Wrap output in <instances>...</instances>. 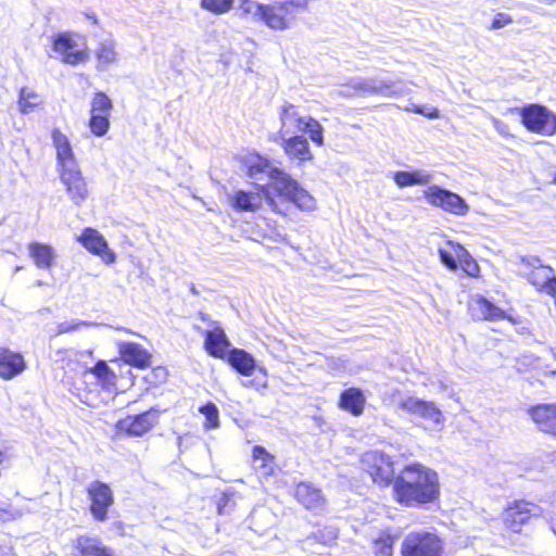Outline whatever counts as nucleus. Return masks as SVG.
<instances>
[{"instance_id": "obj_21", "label": "nucleus", "mask_w": 556, "mask_h": 556, "mask_svg": "<svg viewBox=\"0 0 556 556\" xmlns=\"http://www.w3.org/2000/svg\"><path fill=\"white\" fill-rule=\"evenodd\" d=\"M469 309L472 317L479 320L496 321L507 319L514 325L519 323L517 318L507 315L504 309L496 306L483 295H476L469 304Z\"/></svg>"}, {"instance_id": "obj_25", "label": "nucleus", "mask_w": 556, "mask_h": 556, "mask_svg": "<svg viewBox=\"0 0 556 556\" xmlns=\"http://www.w3.org/2000/svg\"><path fill=\"white\" fill-rule=\"evenodd\" d=\"M293 495L308 510L321 509L326 502L321 490L305 481L295 484Z\"/></svg>"}, {"instance_id": "obj_4", "label": "nucleus", "mask_w": 556, "mask_h": 556, "mask_svg": "<svg viewBox=\"0 0 556 556\" xmlns=\"http://www.w3.org/2000/svg\"><path fill=\"white\" fill-rule=\"evenodd\" d=\"M263 173H267V176L273 181L269 185L270 188L277 192L281 200L293 203L301 211H313L315 208V199L298 180L278 167L270 166L268 159L258 155L254 162L248 165L247 174L250 177H254Z\"/></svg>"}, {"instance_id": "obj_26", "label": "nucleus", "mask_w": 556, "mask_h": 556, "mask_svg": "<svg viewBox=\"0 0 556 556\" xmlns=\"http://www.w3.org/2000/svg\"><path fill=\"white\" fill-rule=\"evenodd\" d=\"M366 396L362 389L350 387L344 389L338 399V406L354 417L361 416L366 407Z\"/></svg>"}, {"instance_id": "obj_14", "label": "nucleus", "mask_w": 556, "mask_h": 556, "mask_svg": "<svg viewBox=\"0 0 556 556\" xmlns=\"http://www.w3.org/2000/svg\"><path fill=\"white\" fill-rule=\"evenodd\" d=\"M53 51L59 55L62 63L76 66L89 61L90 53L87 47L77 49L74 34L62 31L51 37Z\"/></svg>"}, {"instance_id": "obj_18", "label": "nucleus", "mask_w": 556, "mask_h": 556, "mask_svg": "<svg viewBox=\"0 0 556 556\" xmlns=\"http://www.w3.org/2000/svg\"><path fill=\"white\" fill-rule=\"evenodd\" d=\"M399 407L409 415L421 418L433 427H441L444 422L443 413L434 402L409 396L402 400L399 403Z\"/></svg>"}, {"instance_id": "obj_12", "label": "nucleus", "mask_w": 556, "mask_h": 556, "mask_svg": "<svg viewBox=\"0 0 556 556\" xmlns=\"http://www.w3.org/2000/svg\"><path fill=\"white\" fill-rule=\"evenodd\" d=\"M160 415L161 410L155 407L139 414L126 415L115 422V433L119 437H142L159 424Z\"/></svg>"}, {"instance_id": "obj_19", "label": "nucleus", "mask_w": 556, "mask_h": 556, "mask_svg": "<svg viewBox=\"0 0 556 556\" xmlns=\"http://www.w3.org/2000/svg\"><path fill=\"white\" fill-rule=\"evenodd\" d=\"M77 241L92 255L99 256L106 265L116 262V254L109 248L104 236L94 228L86 227L77 237Z\"/></svg>"}, {"instance_id": "obj_13", "label": "nucleus", "mask_w": 556, "mask_h": 556, "mask_svg": "<svg viewBox=\"0 0 556 556\" xmlns=\"http://www.w3.org/2000/svg\"><path fill=\"white\" fill-rule=\"evenodd\" d=\"M453 252L439 249L441 262L450 269L460 268L464 274L472 279L481 277V267L476 258L459 243L450 242Z\"/></svg>"}, {"instance_id": "obj_7", "label": "nucleus", "mask_w": 556, "mask_h": 556, "mask_svg": "<svg viewBox=\"0 0 556 556\" xmlns=\"http://www.w3.org/2000/svg\"><path fill=\"white\" fill-rule=\"evenodd\" d=\"M401 556H443L444 542L432 531L413 530L402 540Z\"/></svg>"}, {"instance_id": "obj_11", "label": "nucleus", "mask_w": 556, "mask_h": 556, "mask_svg": "<svg viewBox=\"0 0 556 556\" xmlns=\"http://www.w3.org/2000/svg\"><path fill=\"white\" fill-rule=\"evenodd\" d=\"M89 502L88 509L96 522H104L109 519L110 509L115 503L114 492L111 485L101 480H93L86 488Z\"/></svg>"}, {"instance_id": "obj_41", "label": "nucleus", "mask_w": 556, "mask_h": 556, "mask_svg": "<svg viewBox=\"0 0 556 556\" xmlns=\"http://www.w3.org/2000/svg\"><path fill=\"white\" fill-rule=\"evenodd\" d=\"M236 503L232 496L224 493L216 502V510L218 515H228L235 509Z\"/></svg>"}, {"instance_id": "obj_35", "label": "nucleus", "mask_w": 556, "mask_h": 556, "mask_svg": "<svg viewBox=\"0 0 556 556\" xmlns=\"http://www.w3.org/2000/svg\"><path fill=\"white\" fill-rule=\"evenodd\" d=\"M393 83L381 81L379 84L374 80H361L352 85L354 94L357 96H372L384 94L393 88Z\"/></svg>"}, {"instance_id": "obj_8", "label": "nucleus", "mask_w": 556, "mask_h": 556, "mask_svg": "<svg viewBox=\"0 0 556 556\" xmlns=\"http://www.w3.org/2000/svg\"><path fill=\"white\" fill-rule=\"evenodd\" d=\"M281 127L292 128L295 131L307 134L309 139L318 147L324 144V128L312 116H304L299 109L290 103L283 104L280 112Z\"/></svg>"}, {"instance_id": "obj_31", "label": "nucleus", "mask_w": 556, "mask_h": 556, "mask_svg": "<svg viewBox=\"0 0 556 556\" xmlns=\"http://www.w3.org/2000/svg\"><path fill=\"white\" fill-rule=\"evenodd\" d=\"M276 457L262 445L252 447V462L255 469L260 470L264 477H271L276 472Z\"/></svg>"}, {"instance_id": "obj_15", "label": "nucleus", "mask_w": 556, "mask_h": 556, "mask_svg": "<svg viewBox=\"0 0 556 556\" xmlns=\"http://www.w3.org/2000/svg\"><path fill=\"white\" fill-rule=\"evenodd\" d=\"M113 102L103 91H96L90 102V117L88 127L96 137H103L110 129V115Z\"/></svg>"}, {"instance_id": "obj_2", "label": "nucleus", "mask_w": 556, "mask_h": 556, "mask_svg": "<svg viewBox=\"0 0 556 556\" xmlns=\"http://www.w3.org/2000/svg\"><path fill=\"white\" fill-rule=\"evenodd\" d=\"M55 148L58 174L67 197L75 205H80L89 197L87 178L76 162L73 147L65 134L59 128L51 132Z\"/></svg>"}, {"instance_id": "obj_10", "label": "nucleus", "mask_w": 556, "mask_h": 556, "mask_svg": "<svg viewBox=\"0 0 556 556\" xmlns=\"http://www.w3.org/2000/svg\"><path fill=\"white\" fill-rule=\"evenodd\" d=\"M520 121L530 132L542 136L556 135V114L542 104H527L520 110Z\"/></svg>"}, {"instance_id": "obj_9", "label": "nucleus", "mask_w": 556, "mask_h": 556, "mask_svg": "<svg viewBox=\"0 0 556 556\" xmlns=\"http://www.w3.org/2000/svg\"><path fill=\"white\" fill-rule=\"evenodd\" d=\"M363 470L380 488L393 485L395 480L394 462L391 456L379 451H368L361 458Z\"/></svg>"}, {"instance_id": "obj_30", "label": "nucleus", "mask_w": 556, "mask_h": 556, "mask_svg": "<svg viewBox=\"0 0 556 556\" xmlns=\"http://www.w3.org/2000/svg\"><path fill=\"white\" fill-rule=\"evenodd\" d=\"M88 372L92 374L98 383L105 390L115 389L118 378L123 376L121 369L118 372L115 371L104 359L97 361L96 364L88 369Z\"/></svg>"}, {"instance_id": "obj_29", "label": "nucleus", "mask_w": 556, "mask_h": 556, "mask_svg": "<svg viewBox=\"0 0 556 556\" xmlns=\"http://www.w3.org/2000/svg\"><path fill=\"white\" fill-rule=\"evenodd\" d=\"M285 154L290 160H296L299 163H305L313 160V154L306 138L303 136H291L281 143Z\"/></svg>"}, {"instance_id": "obj_32", "label": "nucleus", "mask_w": 556, "mask_h": 556, "mask_svg": "<svg viewBox=\"0 0 556 556\" xmlns=\"http://www.w3.org/2000/svg\"><path fill=\"white\" fill-rule=\"evenodd\" d=\"M94 58L98 71H105L115 64L118 59L115 42L112 40H104L100 42L94 50Z\"/></svg>"}, {"instance_id": "obj_37", "label": "nucleus", "mask_w": 556, "mask_h": 556, "mask_svg": "<svg viewBox=\"0 0 556 556\" xmlns=\"http://www.w3.org/2000/svg\"><path fill=\"white\" fill-rule=\"evenodd\" d=\"M430 178H431L430 175L422 174L418 170H413V172L399 170V172H395L393 175V180L400 188H405V187L416 186V185H419V186L427 185L430 181Z\"/></svg>"}, {"instance_id": "obj_43", "label": "nucleus", "mask_w": 556, "mask_h": 556, "mask_svg": "<svg viewBox=\"0 0 556 556\" xmlns=\"http://www.w3.org/2000/svg\"><path fill=\"white\" fill-rule=\"evenodd\" d=\"M414 112L432 119L440 116L439 110L435 108H432L429 111H425L422 108L417 106L414 109Z\"/></svg>"}, {"instance_id": "obj_24", "label": "nucleus", "mask_w": 556, "mask_h": 556, "mask_svg": "<svg viewBox=\"0 0 556 556\" xmlns=\"http://www.w3.org/2000/svg\"><path fill=\"white\" fill-rule=\"evenodd\" d=\"M74 556H114L101 539L89 534L77 535L72 543Z\"/></svg>"}, {"instance_id": "obj_17", "label": "nucleus", "mask_w": 556, "mask_h": 556, "mask_svg": "<svg viewBox=\"0 0 556 556\" xmlns=\"http://www.w3.org/2000/svg\"><path fill=\"white\" fill-rule=\"evenodd\" d=\"M117 352L119 357L113 358L111 362L116 364L118 369L123 368V364L139 370H146L152 365V353L140 343L134 341L118 342Z\"/></svg>"}, {"instance_id": "obj_42", "label": "nucleus", "mask_w": 556, "mask_h": 556, "mask_svg": "<svg viewBox=\"0 0 556 556\" xmlns=\"http://www.w3.org/2000/svg\"><path fill=\"white\" fill-rule=\"evenodd\" d=\"M513 23V17L505 13H497L491 22L490 29H500Z\"/></svg>"}, {"instance_id": "obj_28", "label": "nucleus", "mask_w": 556, "mask_h": 556, "mask_svg": "<svg viewBox=\"0 0 556 556\" xmlns=\"http://www.w3.org/2000/svg\"><path fill=\"white\" fill-rule=\"evenodd\" d=\"M223 361H226L233 370L243 377H251L255 371L254 356L243 349H231Z\"/></svg>"}, {"instance_id": "obj_27", "label": "nucleus", "mask_w": 556, "mask_h": 556, "mask_svg": "<svg viewBox=\"0 0 556 556\" xmlns=\"http://www.w3.org/2000/svg\"><path fill=\"white\" fill-rule=\"evenodd\" d=\"M553 273L551 266H540L528 274V281L535 287V289L549 295L556 303V277L549 276Z\"/></svg>"}, {"instance_id": "obj_45", "label": "nucleus", "mask_w": 556, "mask_h": 556, "mask_svg": "<svg viewBox=\"0 0 556 556\" xmlns=\"http://www.w3.org/2000/svg\"><path fill=\"white\" fill-rule=\"evenodd\" d=\"M74 329H76V326H70L66 328V331L74 330Z\"/></svg>"}, {"instance_id": "obj_38", "label": "nucleus", "mask_w": 556, "mask_h": 556, "mask_svg": "<svg viewBox=\"0 0 556 556\" xmlns=\"http://www.w3.org/2000/svg\"><path fill=\"white\" fill-rule=\"evenodd\" d=\"M168 376L167 367L157 365L150 367V370L143 377V381L149 388H159L167 381Z\"/></svg>"}, {"instance_id": "obj_36", "label": "nucleus", "mask_w": 556, "mask_h": 556, "mask_svg": "<svg viewBox=\"0 0 556 556\" xmlns=\"http://www.w3.org/2000/svg\"><path fill=\"white\" fill-rule=\"evenodd\" d=\"M42 103L40 96L29 87H22L18 92L17 106L22 114H29Z\"/></svg>"}, {"instance_id": "obj_20", "label": "nucleus", "mask_w": 556, "mask_h": 556, "mask_svg": "<svg viewBox=\"0 0 556 556\" xmlns=\"http://www.w3.org/2000/svg\"><path fill=\"white\" fill-rule=\"evenodd\" d=\"M230 346L231 342L219 323L214 321L212 328L203 332V348L210 356L224 359Z\"/></svg>"}, {"instance_id": "obj_1", "label": "nucleus", "mask_w": 556, "mask_h": 556, "mask_svg": "<svg viewBox=\"0 0 556 556\" xmlns=\"http://www.w3.org/2000/svg\"><path fill=\"white\" fill-rule=\"evenodd\" d=\"M392 496L403 507H421L435 503L441 496L439 473L420 462L407 464L395 477Z\"/></svg>"}, {"instance_id": "obj_39", "label": "nucleus", "mask_w": 556, "mask_h": 556, "mask_svg": "<svg viewBox=\"0 0 556 556\" xmlns=\"http://www.w3.org/2000/svg\"><path fill=\"white\" fill-rule=\"evenodd\" d=\"M199 412L205 417L203 428L205 430H212L219 427V410L215 403L208 401L199 407Z\"/></svg>"}, {"instance_id": "obj_23", "label": "nucleus", "mask_w": 556, "mask_h": 556, "mask_svg": "<svg viewBox=\"0 0 556 556\" xmlns=\"http://www.w3.org/2000/svg\"><path fill=\"white\" fill-rule=\"evenodd\" d=\"M27 368V363L21 352L0 346V378L12 380L22 375Z\"/></svg>"}, {"instance_id": "obj_5", "label": "nucleus", "mask_w": 556, "mask_h": 556, "mask_svg": "<svg viewBox=\"0 0 556 556\" xmlns=\"http://www.w3.org/2000/svg\"><path fill=\"white\" fill-rule=\"evenodd\" d=\"M541 515V508L535 503L525 498L509 502L502 510L500 520L502 535L511 538L522 535L523 529L530 521Z\"/></svg>"}, {"instance_id": "obj_16", "label": "nucleus", "mask_w": 556, "mask_h": 556, "mask_svg": "<svg viewBox=\"0 0 556 556\" xmlns=\"http://www.w3.org/2000/svg\"><path fill=\"white\" fill-rule=\"evenodd\" d=\"M422 195L428 204L440 207L450 214L465 216L469 212V205L459 194L438 186H431L424 190Z\"/></svg>"}, {"instance_id": "obj_34", "label": "nucleus", "mask_w": 556, "mask_h": 556, "mask_svg": "<svg viewBox=\"0 0 556 556\" xmlns=\"http://www.w3.org/2000/svg\"><path fill=\"white\" fill-rule=\"evenodd\" d=\"M396 535L390 530H381L371 542L375 556H393Z\"/></svg>"}, {"instance_id": "obj_40", "label": "nucleus", "mask_w": 556, "mask_h": 556, "mask_svg": "<svg viewBox=\"0 0 556 556\" xmlns=\"http://www.w3.org/2000/svg\"><path fill=\"white\" fill-rule=\"evenodd\" d=\"M233 0H201V7L214 14H224L232 7Z\"/></svg>"}, {"instance_id": "obj_22", "label": "nucleus", "mask_w": 556, "mask_h": 556, "mask_svg": "<svg viewBox=\"0 0 556 556\" xmlns=\"http://www.w3.org/2000/svg\"><path fill=\"white\" fill-rule=\"evenodd\" d=\"M527 414L541 432L556 437V403L531 405Z\"/></svg>"}, {"instance_id": "obj_44", "label": "nucleus", "mask_w": 556, "mask_h": 556, "mask_svg": "<svg viewBox=\"0 0 556 556\" xmlns=\"http://www.w3.org/2000/svg\"><path fill=\"white\" fill-rule=\"evenodd\" d=\"M8 454L7 451L0 445V467L7 462Z\"/></svg>"}, {"instance_id": "obj_3", "label": "nucleus", "mask_w": 556, "mask_h": 556, "mask_svg": "<svg viewBox=\"0 0 556 556\" xmlns=\"http://www.w3.org/2000/svg\"><path fill=\"white\" fill-rule=\"evenodd\" d=\"M306 4V0H239L238 9L242 16L273 30H286Z\"/></svg>"}, {"instance_id": "obj_33", "label": "nucleus", "mask_w": 556, "mask_h": 556, "mask_svg": "<svg viewBox=\"0 0 556 556\" xmlns=\"http://www.w3.org/2000/svg\"><path fill=\"white\" fill-rule=\"evenodd\" d=\"M28 253L38 268L49 269L54 263V251L49 244L31 242L28 245Z\"/></svg>"}, {"instance_id": "obj_6", "label": "nucleus", "mask_w": 556, "mask_h": 556, "mask_svg": "<svg viewBox=\"0 0 556 556\" xmlns=\"http://www.w3.org/2000/svg\"><path fill=\"white\" fill-rule=\"evenodd\" d=\"M281 199L269 185L255 184L253 191L237 190L230 198V205L238 212H257L262 208L264 200L270 210L280 215H287L282 208Z\"/></svg>"}]
</instances>
